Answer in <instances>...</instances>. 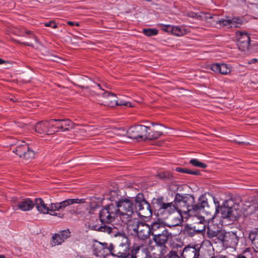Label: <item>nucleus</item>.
Instances as JSON below:
<instances>
[{
    "mask_svg": "<svg viewBox=\"0 0 258 258\" xmlns=\"http://www.w3.org/2000/svg\"><path fill=\"white\" fill-rule=\"evenodd\" d=\"M85 202V199H67L60 202L51 203L47 207L42 199L37 198L34 203L37 210L40 213L48 214L62 219L65 217V214L63 212L66 210L67 213L71 216L78 215V209L72 205L75 204H83Z\"/></svg>",
    "mask_w": 258,
    "mask_h": 258,
    "instance_id": "nucleus-1",
    "label": "nucleus"
},
{
    "mask_svg": "<svg viewBox=\"0 0 258 258\" xmlns=\"http://www.w3.org/2000/svg\"><path fill=\"white\" fill-rule=\"evenodd\" d=\"M175 201L178 212L184 214L185 218L202 212L209 213L206 211L209 208L206 194L200 196L197 203H196L195 197L192 195L176 193Z\"/></svg>",
    "mask_w": 258,
    "mask_h": 258,
    "instance_id": "nucleus-2",
    "label": "nucleus"
},
{
    "mask_svg": "<svg viewBox=\"0 0 258 258\" xmlns=\"http://www.w3.org/2000/svg\"><path fill=\"white\" fill-rule=\"evenodd\" d=\"M112 236L118 237L119 240L121 241V242L116 246L112 243L109 244L110 254L119 258H133L128 243V239L125 233L122 230L119 231L117 228L115 232L113 233Z\"/></svg>",
    "mask_w": 258,
    "mask_h": 258,
    "instance_id": "nucleus-3",
    "label": "nucleus"
},
{
    "mask_svg": "<svg viewBox=\"0 0 258 258\" xmlns=\"http://www.w3.org/2000/svg\"><path fill=\"white\" fill-rule=\"evenodd\" d=\"M152 208L154 211L156 212L157 216L161 219L168 218L169 216L175 213L178 212V209L174 201L170 203L164 202V198L162 196L157 198H153L152 200Z\"/></svg>",
    "mask_w": 258,
    "mask_h": 258,
    "instance_id": "nucleus-4",
    "label": "nucleus"
},
{
    "mask_svg": "<svg viewBox=\"0 0 258 258\" xmlns=\"http://www.w3.org/2000/svg\"><path fill=\"white\" fill-rule=\"evenodd\" d=\"M220 210L223 218H229L232 221L237 220L240 216L239 204L232 199L225 201L220 207Z\"/></svg>",
    "mask_w": 258,
    "mask_h": 258,
    "instance_id": "nucleus-5",
    "label": "nucleus"
},
{
    "mask_svg": "<svg viewBox=\"0 0 258 258\" xmlns=\"http://www.w3.org/2000/svg\"><path fill=\"white\" fill-rule=\"evenodd\" d=\"M135 212L140 216L148 218L152 215L154 209L152 204H149L142 193H139L134 198Z\"/></svg>",
    "mask_w": 258,
    "mask_h": 258,
    "instance_id": "nucleus-6",
    "label": "nucleus"
},
{
    "mask_svg": "<svg viewBox=\"0 0 258 258\" xmlns=\"http://www.w3.org/2000/svg\"><path fill=\"white\" fill-rule=\"evenodd\" d=\"M119 210L118 214L121 219H129L132 217L135 212L134 198H121L116 202Z\"/></svg>",
    "mask_w": 258,
    "mask_h": 258,
    "instance_id": "nucleus-7",
    "label": "nucleus"
},
{
    "mask_svg": "<svg viewBox=\"0 0 258 258\" xmlns=\"http://www.w3.org/2000/svg\"><path fill=\"white\" fill-rule=\"evenodd\" d=\"M119 210L113 204L106 205L99 212V219L102 223L109 224L118 217Z\"/></svg>",
    "mask_w": 258,
    "mask_h": 258,
    "instance_id": "nucleus-8",
    "label": "nucleus"
},
{
    "mask_svg": "<svg viewBox=\"0 0 258 258\" xmlns=\"http://www.w3.org/2000/svg\"><path fill=\"white\" fill-rule=\"evenodd\" d=\"M239 241V236L236 232H226L223 231L219 235V240L218 243L222 244L227 247H234Z\"/></svg>",
    "mask_w": 258,
    "mask_h": 258,
    "instance_id": "nucleus-9",
    "label": "nucleus"
},
{
    "mask_svg": "<svg viewBox=\"0 0 258 258\" xmlns=\"http://www.w3.org/2000/svg\"><path fill=\"white\" fill-rule=\"evenodd\" d=\"M201 244H188L183 248L182 258H202L200 254Z\"/></svg>",
    "mask_w": 258,
    "mask_h": 258,
    "instance_id": "nucleus-10",
    "label": "nucleus"
},
{
    "mask_svg": "<svg viewBox=\"0 0 258 258\" xmlns=\"http://www.w3.org/2000/svg\"><path fill=\"white\" fill-rule=\"evenodd\" d=\"M13 152L15 153L20 158L26 160L31 159L34 157V152L30 149L29 145L23 142V144L16 146Z\"/></svg>",
    "mask_w": 258,
    "mask_h": 258,
    "instance_id": "nucleus-11",
    "label": "nucleus"
},
{
    "mask_svg": "<svg viewBox=\"0 0 258 258\" xmlns=\"http://www.w3.org/2000/svg\"><path fill=\"white\" fill-rule=\"evenodd\" d=\"M147 131V126L137 125L130 127L127 131V134L131 139H143L144 138L145 139Z\"/></svg>",
    "mask_w": 258,
    "mask_h": 258,
    "instance_id": "nucleus-12",
    "label": "nucleus"
},
{
    "mask_svg": "<svg viewBox=\"0 0 258 258\" xmlns=\"http://www.w3.org/2000/svg\"><path fill=\"white\" fill-rule=\"evenodd\" d=\"M237 38V45L238 49L244 51L247 50L249 48L250 42V39L247 33L238 31L236 33Z\"/></svg>",
    "mask_w": 258,
    "mask_h": 258,
    "instance_id": "nucleus-13",
    "label": "nucleus"
},
{
    "mask_svg": "<svg viewBox=\"0 0 258 258\" xmlns=\"http://www.w3.org/2000/svg\"><path fill=\"white\" fill-rule=\"evenodd\" d=\"M153 236V240L157 246L161 247H165V244L168 242L169 237L171 236V234L166 228Z\"/></svg>",
    "mask_w": 258,
    "mask_h": 258,
    "instance_id": "nucleus-14",
    "label": "nucleus"
},
{
    "mask_svg": "<svg viewBox=\"0 0 258 258\" xmlns=\"http://www.w3.org/2000/svg\"><path fill=\"white\" fill-rule=\"evenodd\" d=\"M34 128L36 133L40 135H51L55 133V131L50 127L49 120L37 122Z\"/></svg>",
    "mask_w": 258,
    "mask_h": 258,
    "instance_id": "nucleus-15",
    "label": "nucleus"
},
{
    "mask_svg": "<svg viewBox=\"0 0 258 258\" xmlns=\"http://www.w3.org/2000/svg\"><path fill=\"white\" fill-rule=\"evenodd\" d=\"M109 248V245L107 243H101L96 240L94 242L92 246L94 254L101 256H105L106 255L110 254Z\"/></svg>",
    "mask_w": 258,
    "mask_h": 258,
    "instance_id": "nucleus-16",
    "label": "nucleus"
},
{
    "mask_svg": "<svg viewBox=\"0 0 258 258\" xmlns=\"http://www.w3.org/2000/svg\"><path fill=\"white\" fill-rule=\"evenodd\" d=\"M100 94H101V93ZM102 95L104 98V100L103 103H100L101 104H104L110 107L117 106L118 100H117V97L115 94L105 91L103 92Z\"/></svg>",
    "mask_w": 258,
    "mask_h": 258,
    "instance_id": "nucleus-17",
    "label": "nucleus"
},
{
    "mask_svg": "<svg viewBox=\"0 0 258 258\" xmlns=\"http://www.w3.org/2000/svg\"><path fill=\"white\" fill-rule=\"evenodd\" d=\"M150 234L151 233L149 225L142 222L135 235H137L138 238L141 239L145 240L149 237Z\"/></svg>",
    "mask_w": 258,
    "mask_h": 258,
    "instance_id": "nucleus-18",
    "label": "nucleus"
},
{
    "mask_svg": "<svg viewBox=\"0 0 258 258\" xmlns=\"http://www.w3.org/2000/svg\"><path fill=\"white\" fill-rule=\"evenodd\" d=\"M210 68L213 72L219 73L222 75H227L231 71L230 68L226 63H213L211 64Z\"/></svg>",
    "mask_w": 258,
    "mask_h": 258,
    "instance_id": "nucleus-19",
    "label": "nucleus"
},
{
    "mask_svg": "<svg viewBox=\"0 0 258 258\" xmlns=\"http://www.w3.org/2000/svg\"><path fill=\"white\" fill-rule=\"evenodd\" d=\"M142 223L138 219L133 218L127 220L126 222V228L128 232H130L131 234L135 235L138 229Z\"/></svg>",
    "mask_w": 258,
    "mask_h": 258,
    "instance_id": "nucleus-20",
    "label": "nucleus"
},
{
    "mask_svg": "<svg viewBox=\"0 0 258 258\" xmlns=\"http://www.w3.org/2000/svg\"><path fill=\"white\" fill-rule=\"evenodd\" d=\"M223 231L214 225L208 226L207 231V237L210 239L215 238V240H217L216 242L218 243L219 240V235L222 233Z\"/></svg>",
    "mask_w": 258,
    "mask_h": 258,
    "instance_id": "nucleus-21",
    "label": "nucleus"
},
{
    "mask_svg": "<svg viewBox=\"0 0 258 258\" xmlns=\"http://www.w3.org/2000/svg\"><path fill=\"white\" fill-rule=\"evenodd\" d=\"M34 207V202L29 198L22 199L17 204L18 208L23 211L31 210Z\"/></svg>",
    "mask_w": 258,
    "mask_h": 258,
    "instance_id": "nucleus-22",
    "label": "nucleus"
},
{
    "mask_svg": "<svg viewBox=\"0 0 258 258\" xmlns=\"http://www.w3.org/2000/svg\"><path fill=\"white\" fill-rule=\"evenodd\" d=\"M147 131L145 135V139L150 140L157 139L163 135L161 131H155L150 126H147Z\"/></svg>",
    "mask_w": 258,
    "mask_h": 258,
    "instance_id": "nucleus-23",
    "label": "nucleus"
},
{
    "mask_svg": "<svg viewBox=\"0 0 258 258\" xmlns=\"http://www.w3.org/2000/svg\"><path fill=\"white\" fill-rule=\"evenodd\" d=\"M91 229L94 230L106 232L108 234H111L112 235L113 233L115 232V230L117 229V228L112 225L111 226L104 225L100 226L93 225L92 226Z\"/></svg>",
    "mask_w": 258,
    "mask_h": 258,
    "instance_id": "nucleus-24",
    "label": "nucleus"
},
{
    "mask_svg": "<svg viewBox=\"0 0 258 258\" xmlns=\"http://www.w3.org/2000/svg\"><path fill=\"white\" fill-rule=\"evenodd\" d=\"M183 243H178L172 242L170 243V247L171 250L169 251L171 253H175L180 256L181 258L182 257V251L183 250Z\"/></svg>",
    "mask_w": 258,
    "mask_h": 258,
    "instance_id": "nucleus-25",
    "label": "nucleus"
},
{
    "mask_svg": "<svg viewBox=\"0 0 258 258\" xmlns=\"http://www.w3.org/2000/svg\"><path fill=\"white\" fill-rule=\"evenodd\" d=\"M151 235H156L166 228L165 226L162 223L155 221L149 225Z\"/></svg>",
    "mask_w": 258,
    "mask_h": 258,
    "instance_id": "nucleus-26",
    "label": "nucleus"
},
{
    "mask_svg": "<svg viewBox=\"0 0 258 258\" xmlns=\"http://www.w3.org/2000/svg\"><path fill=\"white\" fill-rule=\"evenodd\" d=\"M207 222L203 217L199 219V221L192 225L198 234H203L206 230Z\"/></svg>",
    "mask_w": 258,
    "mask_h": 258,
    "instance_id": "nucleus-27",
    "label": "nucleus"
},
{
    "mask_svg": "<svg viewBox=\"0 0 258 258\" xmlns=\"http://www.w3.org/2000/svg\"><path fill=\"white\" fill-rule=\"evenodd\" d=\"M131 255H133V258H148L146 251L144 249H141L139 246L133 247Z\"/></svg>",
    "mask_w": 258,
    "mask_h": 258,
    "instance_id": "nucleus-28",
    "label": "nucleus"
},
{
    "mask_svg": "<svg viewBox=\"0 0 258 258\" xmlns=\"http://www.w3.org/2000/svg\"><path fill=\"white\" fill-rule=\"evenodd\" d=\"M245 214L247 216H252V219L256 220L258 219V205L253 204L249 206L245 210Z\"/></svg>",
    "mask_w": 258,
    "mask_h": 258,
    "instance_id": "nucleus-29",
    "label": "nucleus"
},
{
    "mask_svg": "<svg viewBox=\"0 0 258 258\" xmlns=\"http://www.w3.org/2000/svg\"><path fill=\"white\" fill-rule=\"evenodd\" d=\"M183 218H185L184 214H181L180 212H178V216L177 217L171 216L170 219L172 220V223L170 225H168V226L171 227L180 225L183 221Z\"/></svg>",
    "mask_w": 258,
    "mask_h": 258,
    "instance_id": "nucleus-30",
    "label": "nucleus"
},
{
    "mask_svg": "<svg viewBox=\"0 0 258 258\" xmlns=\"http://www.w3.org/2000/svg\"><path fill=\"white\" fill-rule=\"evenodd\" d=\"M182 231L184 235L189 237H192L195 235L198 234L192 226V224H186L184 225Z\"/></svg>",
    "mask_w": 258,
    "mask_h": 258,
    "instance_id": "nucleus-31",
    "label": "nucleus"
},
{
    "mask_svg": "<svg viewBox=\"0 0 258 258\" xmlns=\"http://www.w3.org/2000/svg\"><path fill=\"white\" fill-rule=\"evenodd\" d=\"M248 238L255 250L258 251V228L250 232Z\"/></svg>",
    "mask_w": 258,
    "mask_h": 258,
    "instance_id": "nucleus-32",
    "label": "nucleus"
},
{
    "mask_svg": "<svg viewBox=\"0 0 258 258\" xmlns=\"http://www.w3.org/2000/svg\"><path fill=\"white\" fill-rule=\"evenodd\" d=\"M157 176L165 182H171L174 180L172 173L169 171L160 172L157 175Z\"/></svg>",
    "mask_w": 258,
    "mask_h": 258,
    "instance_id": "nucleus-33",
    "label": "nucleus"
},
{
    "mask_svg": "<svg viewBox=\"0 0 258 258\" xmlns=\"http://www.w3.org/2000/svg\"><path fill=\"white\" fill-rule=\"evenodd\" d=\"M60 131L64 132L74 127V123L69 119H61Z\"/></svg>",
    "mask_w": 258,
    "mask_h": 258,
    "instance_id": "nucleus-34",
    "label": "nucleus"
},
{
    "mask_svg": "<svg viewBox=\"0 0 258 258\" xmlns=\"http://www.w3.org/2000/svg\"><path fill=\"white\" fill-rule=\"evenodd\" d=\"M49 122L52 130L55 131V132L60 131L61 119H50Z\"/></svg>",
    "mask_w": 258,
    "mask_h": 258,
    "instance_id": "nucleus-35",
    "label": "nucleus"
},
{
    "mask_svg": "<svg viewBox=\"0 0 258 258\" xmlns=\"http://www.w3.org/2000/svg\"><path fill=\"white\" fill-rule=\"evenodd\" d=\"M218 19L216 16H211L210 19ZM213 21L216 22L217 24H219L220 26H229L231 27V24L232 23L230 21V19H214Z\"/></svg>",
    "mask_w": 258,
    "mask_h": 258,
    "instance_id": "nucleus-36",
    "label": "nucleus"
},
{
    "mask_svg": "<svg viewBox=\"0 0 258 258\" xmlns=\"http://www.w3.org/2000/svg\"><path fill=\"white\" fill-rule=\"evenodd\" d=\"M62 242L63 241L61 239L58 233H55L52 235L51 238L50 244L52 247H53L60 245Z\"/></svg>",
    "mask_w": 258,
    "mask_h": 258,
    "instance_id": "nucleus-37",
    "label": "nucleus"
},
{
    "mask_svg": "<svg viewBox=\"0 0 258 258\" xmlns=\"http://www.w3.org/2000/svg\"><path fill=\"white\" fill-rule=\"evenodd\" d=\"M189 163L194 166L200 167L202 168H205L207 166L206 164L199 161L197 159H191L189 161Z\"/></svg>",
    "mask_w": 258,
    "mask_h": 258,
    "instance_id": "nucleus-38",
    "label": "nucleus"
},
{
    "mask_svg": "<svg viewBox=\"0 0 258 258\" xmlns=\"http://www.w3.org/2000/svg\"><path fill=\"white\" fill-rule=\"evenodd\" d=\"M238 255L242 258H252L253 251L250 248H246L241 253Z\"/></svg>",
    "mask_w": 258,
    "mask_h": 258,
    "instance_id": "nucleus-39",
    "label": "nucleus"
},
{
    "mask_svg": "<svg viewBox=\"0 0 258 258\" xmlns=\"http://www.w3.org/2000/svg\"><path fill=\"white\" fill-rule=\"evenodd\" d=\"M58 235L63 242L66 239L71 236V232L69 229H67L66 230L61 231L59 233H58Z\"/></svg>",
    "mask_w": 258,
    "mask_h": 258,
    "instance_id": "nucleus-40",
    "label": "nucleus"
},
{
    "mask_svg": "<svg viewBox=\"0 0 258 258\" xmlns=\"http://www.w3.org/2000/svg\"><path fill=\"white\" fill-rule=\"evenodd\" d=\"M158 30L156 29H144L143 30V32L145 35L148 36H152L156 35L158 34Z\"/></svg>",
    "mask_w": 258,
    "mask_h": 258,
    "instance_id": "nucleus-41",
    "label": "nucleus"
},
{
    "mask_svg": "<svg viewBox=\"0 0 258 258\" xmlns=\"http://www.w3.org/2000/svg\"><path fill=\"white\" fill-rule=\"evenodd\" d=\"M109 199L111 201H114L115 205H116V202L120 200V199L118 198L117 192L116 190H111L110 191Z\"/></svg>",
    "mask_w": 258,
    "mask_h": 258,
    "instance_id": "nucleus-42",
    "label": "nucleus"
},
{
    "mask_svg": "<svg viewBox=\"0 0 258 258\" xmlns=\"http://www.w3.org/2000/svg\"><path fill=\"white\" fill-rule=\"evenodd\" d=\"M230 21L232 22L231 24V27H239L242 24V21L237 18H233L230 19Z\"/></svg>",
    "mask_w": 258,
    "mask_h": 258,
    "instance_id": "nucleus-43",
    "label": "nucleus"
},
{
    "mask_svg": "<svg viewBox=\"0 0 258 258\" xmlns=\"http://www.w3.org/2000/svg\"><path fill=\"white\" fill-rule=\"evenodd\" d=\"M172 30V34L180 36L182 35V32L180 28L178 27L172 26V28H171Z\"/></svg>",
    "mask_w": 258,
    "mask_h": 258,
    "instance_id": "nucleus-44",
    "label": "nucleus"
},
{
    "mask_svg": "<svg viewBox=\"0 0 258 258\" xmlns=\"http://www.w3.org/2000/svg\"><path fill=\"white\" fill-rule=\"evenodd\" d=\"M25 34L30 38L34 39L36 41V42L38 41V38L35 36V35L34 34L33 31H30V30H25Z\"/></svg>",
    "mask_w": 258,
    "mask_h": 258,
    "instance_id": "nucleus-45",
    "label": "nucleus"
},
{
    "mask_svg": "<svg viewBox=\"0 0 258 258\" xmlns=\"http://www.w3.org/2000/svg\"><path fill=\"white\" fill-rule=\"evenodd\" d=\"M44 25L45 27H51L53 28H57V25L55 24L54 21H50L48 23H45Z\"/></svg>",
    "mask_w": 258,
    "mask_h": 258,
    "instance_id": "nucleus-46",
    "label": "nucleus"
},
{
    "mask_svg": "<svg viewBox=\"0 0 258 258\" xmlns=\"http://www.w3.org/2000/svg\"><path fill=\"white\" fill-rule=\"evenodd\" d=\"M186 173L192 174V175H200V172L199 170H191L187 168Z\"/></svg>",
    "mask_w": 258,
    "mask_h": 258,
    "instance_id": "nucleus-47",
    "label": "nucleus"
},
{
    "mask_svg": "<svg viewBox=\"0 0 258 258\" xmlns=\"http://www.w3.org/2000/svg\"><path fill=\"white\" fill-rule=\"evenodd\" d=\"M171 28H172V26H171L170 25H163L162 30L167 32H170L172 33V30Z\"/></svg>",
    "mask_w": 258,
    "mask_h": 258,
    "instance_id": "nucleus-48",
    "label": "nucleus"
},
{
    "mask_svg": "<svg viewBox=\"0 0 258 258\" xmlns=\"http://www.w3.org/2000/svg\"><path fill=\"white\" fill-rule=\"evenodd\" d=\"M125 105L126 106H131V103L130 102H124L121 100H118L117 106Z\"/></svg>",
    "mask_w": 258,
    "mask_h": 258,
    "instance_id": "nucleus-49",
    "label": "nucleus"
},
{
    "mask_svg": "<svg viewBox=\"0 0 258 258\" xmlns=\"http://www.w3.org/2000/svg\"><path fill=\"white\" fill-rule=\"evenodd\" d=\"M187 168H181V167H176L175 169V171L178 172L184 173H186Z\"/></svg>",
    "mask_w": 258,
    "mask_h": 258,
    "instance_id": "nucleus-50",
    "label": "nucleus"
},
{
    "mask_svg": "<svg viewBox=\"0 0 258 258\" xmlns=\"http://www.w3.org/2000/svg\"><path fill=\"white\" fill-rule=\"evenodd\" d=\"M17 42L20 44H23V45H26V46H30L31 47H34V45L32 43H29L28 42H21L20 41H18L17 40Z\"/></svg>",
    "mask_w": 258,
    "mask_h": 258,
    "instance_id": "nucleus-51",
    "label": "nucleus"
},
{
    "mask_svg": "<svg viewBox=\"0 0 258 258\" xmlns=\"http://www.w3.org/2000/svg\"><path fill=\"white\" fill-rule=\"evenodd\" d=\"M67 24L71 26H80L79 23L75 22H72V21H68Z\"/></svg>",
    "mask_w": 258,
    "mask_h": 258,
    "instance_id": "nucleus-52",
    "label": "nucleus"
},
{
    "mask_svg": "<svg viewBox=\"0 0 258 258\" xmlns=\"http://www.w3.org/2000/svg\"><path fill=\"white\" fill-rule=\"evenodd\" d=\"M212 198L213 199V201H214L215 204H217V205H218L217 206L218 208H219V207H220L219 202L218 201H217V202L216 201V199L214 197H212Z\"/></svg>",
    "mask_w": 258,
    "mask_h": 258,
    "instance_id": "nucleus-53",
    "label": "nucleus"
},
{
    "mask_svg": "<svg viewBox=\"0 0 258 258\" xmlns=\"http://www.w3.org/2000/svg\"><path fill=\"white\" fill-rule=\"evenodd\" d=\"M95 85L100 90H102V91H104V90L103 89L101 88V86H100V84H95Z\"/></svg>",
    "mask_w": 258,
    "mask_h": 258,
    "instance_id": "nucleus-54",
    "label": "nucleus"
},
{
    "mask_svg": "<svg viewBox=\"0 0 258 258\" xmlns=\"http://www.w3.org/2000/svg\"><path fill=\"white\" fill-rule=\"evenodd\" d=\"M5 62V61L4 59L0 58V64H3Z\"/></svg>",
    "mask_w": 258,
    "mask_h": 258,
    "instance_id": "nucleus-55",
    "label": "nucleus"
},
{
    "mask_svg": "<svg viewBox=\"0 0 258 258\" xmlns=\"http://www.w3.org/2000/svg\"><path fill=\"white\" fill-rule=\"evenodd\" d=\"M14 33H15V34L17 35H19L20 34H19L18 33V30H16Z\"/></svg>",
    "mask_w": 258,
    "mask_h": 258,
    "instance_id": "nucleus-56",
    "label": "nucleus"
},
{
    "mask_svg": "<svg viewBox=\"0 0 258 258\" xmlns=\"http://www.w3.org/2000/svg\"><path fill=\"white\" fill-rule=\"evenodd\" d=\"M0 258H6L4 255H0Z\"/></svg>",
    "mask_w": 258,
    "mask_h": 258,
    "instance_id": "nucleus-57",
    "label": "nucleus"
},
{
    "mask_svg": "<svg viewBox=\"0 0 258 258\" xmlns=\"http://www.w3.org/2000/svg\"><path fill=\"white\" fill-rule=\"evenodd\" d=\"M220 258H229V257H227V256H226V255H224V256H223L221 257Z\"/></svg>",
    "mask_w": 258,
    "mask_h": 258,
    "instance_id": "nucleus-58",
    "label": "nucleus"
},
{
    "mask_svg": "<svg viewBox=\"0 0 258 258\" xmlns=\"http://www.w3.org/2000/svg\"><path fill=\"white\" fill-rule=\"evenodd\" d=\"M235 258H242L240 255H238Z\"/></svg>",
    "mask_w": 258,
    "mask_h": 258,
    "instance_id": "nucleus-59",
    "label": "nucleus"
},
{
    "mask_svg": "<svg viewBox=\"0 0 258 258\" xmlns=\"http://www.w3.org/2000/svg\"><path fill=\"white\" fill-rule=\"evenodd\" d=\"M151 124L152 125V126H154V123H152H152H151Z\"/></svg>",
    "mask_w": 258,
    "mask_h": 258,
    "instance_id": "nucleus-60",
    "label": "nucleus"
},
{
    "mask_svg": "<svg viewBox=\"0 0 258 258\" xmlns=\"http://www.w3.org/2000/svg\"><path fill=\"white\" fill-rule=\"evenodd\" d=\"M81 258H86V257H81Z\"/></svg>",
    "mask_w": 258,
    "mask_h": 258,
    "instance_id": "nucleus-61",
    "label": "nucleus"
}]
</instances>
